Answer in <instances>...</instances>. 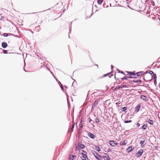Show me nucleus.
<instances>
[{
	"mask_svg": "<svg viewBox=\"0 0 160 160\" xmlns=\"http://www.w3.org/2000/svg\"><path fill=\"white\" fill-rule=\"evenodd\" d=\"M132 147V146H131L128 147V148L127 149V151L128 152H129L132 151L133 150Z\"/></svg>",
	"mask_w": 160,
	"mask_h": 160,
	"instance_id": "nucleus-14",
	"label": "nucleus"
},
{
	"mask_svg": "<svg viewBox=\"0 0 160 160\" xmlns=\"http://www.w3.org/2000/svg\"><path fill=\"white\" fill-rule=\"evenodd\" d=\"M95 121L96 123L99 122V120L98 119H95Z\"/></svg>",
	"mask_w": 160,
	"mask_h": 160,
	"instance_id": "nucleus-37",
	"label": "nucleus"
},
{
	"mask_svg": "<svg viewBox=\"0 0 160 160\" xmlns=\"http://www.w3.org/2000/svg\"><path fill=\"white\" fill-rule=\"evenodd\" d=\"M60 87H61V88L62 90V91H63L64 90V88H63V86H62V85H61L60 86Z\"/></svg>",
	"mask_w": 160,
	"mask_h": 160,
	"instance_id": "nucleus-36",
	"label": "nucleus"
},
{
	"mask_svg": "<svg viewBox=\"0 0 160 160\" xmlns=\"http://www.w3.org/2000/svg\"><path fill=\"white\" fill-rule=\"evenodd\" d=\"M147 124H144L142 126V129L145 130L147 128Z\"/></svg>",
	"mask_w": 160,
	"mask_h": 160,
	"instance_id": "nucleus-19",
	"label": "nucleus"
},
{
	"mask_svg": "<svg viewBox=\"0 0 160 160\" xmlns=\"http://www.w3.org/2000/svg\"><path fill=\"white\" fill-rule=\"evenodd\" d=\"M3 35L5 37H7L8 36V33H3Z\"/></svg>",
	"mask_w": 160,
	"mask_h": 160,
	"instance_id": "nucleus-29",
	"label": "nucleus"
},
{
	"mask_svg": "<svg viewBox=\"0 0 160 160\" xmlns=\"http://www.w3.org/2000/svg\"><path fill=\"white\" fill-rule=\"evenodd\" d=\"M126 72H128V73L130 74V75H136V74H135V71L132 72L127 71Z\"/></svg>",
	"mask_w": 160,
	"mask_h": 160,
	"instance_id": "nucleus-18",
	"label": "nucleus"
},
{
	"mask_svg": "<svg viewBox=\"0 0 160 160\" xmlns=\"http://www.w3.org/2000/svg\"><path fill=\"white\" fill-rule=\"evenodd\" d=\"M128 143V141L127 140H124L121 143H120V145H124Z\"/></svg>",
	"mask_w": 160,
	"mask_h": 160,
	"instance_id": "nucleus-12",
	"label": "nucleus"
},
{
	"mask_svg": "<svg viewBox=\"0 0 160 160\" xmlns=\"http://www.w3.org/2000/svg\"><path fill=\"white\" fill-rule=\"evenodd\" d=\"M88 135L91 138L94 139L95 138V136L92 133H88Z\"/></svg>",
	"mask_w": 160,
	"mask_h": 160,
	"instance_id": "nucleus-16",
	"label": "nucleus"
},
{
	"mask_svg": "<svg viewBox=\"0 0 160 160\" xmlns=\"http://www.w3.org/2000/svg\"><path fill=\"white\" fill-rule=\"evenodd\" d=\"M137 126L138 127H139L140 126V124L139 123H137Z\"/></svg>",
	"mask_w": 160,
	"mask_h": 160,
	"instance_id": "nucleus-40",
	"label": "nucleus"
},
{
	"mask_svg": "<svg viewBox=\"0 0 160 160\" xmlns=\"http://www.w3.org/2000/svg\"><path fill=\"white\" fill-rule=\"evenodd\" d=\"M2 46L3 48H6L8 46V44L5 42H3L2 43Z\"/></svg>",
	"mask_w": 160,
	"mask_h": 160,
	"instance_id": "nucleus-9",
	"label": "nucleus"
},
{
	"mask_svg": "<svg viewBox=\"0 0 160 160\" xmlns=\"http://www.w3.org/2000/svg\"><path fill=\"white\" fill-rule=\"evenodd\" d=\"M141 82L140 80H138L137 82Z\"/></svg>",
	"mask_w": 160,
	"mask_h": 160,
	"instance_id": "nucleus-43",
	"label": "nucleus"
},
{
	"mask_svg": "<svg viewBox=\"0 0 160 160\" xmlns=\"http://www.w3.org/2000/svg\"><path fill=\"white\" fill-rule=\"evenodd\" d=\"M92 152L93 153L94 156L98 160H100V155L98 154L97 152L95 151H92Z\"/></svg>",
	"mask_w": 160,
	"mask_h": 160,
	"instance_id": "nucleus-3",
	"label": "nucleus"
},
{
	"mask_svg": "<svg viewBox=\"0 0 160 160\" xmlns=\"http://www.w3.org/2000/svg\"><path fill=\"white\" fill-rule=\"evenodd\" d=\"M79 127L80 128H82L83 127L82 124V122H80V123L79 124Z\"/></svg>",
	"mask_w": 160,
	"mask_h": 160,
	"instance_id": "nucleus-26",
	"label": "nucleus"
},
{
	"mask_svg": "<svg viewBox=\"0 0 160 160\" xmlns=\"http://www.w3.org/2000/svg\"><path fill=\"white\" fill-rule=\"evenodd\" d=\"M71 29L70 30V32H69V33L71 32Z\"/></svg>",
	"mask_w": 160,
	"mask_h": 160,
	"instance_id": "nucleus-45",
	"label": "nucleus"
},
{
	"mask_svg": "<svg viewBox=\"0 0 160 160\" xmlns=\"http://www.w3.org/2000/svg\"><path fill=\"white\" fill-rule=\"evenodd\" d=\"M82 160H88V158L86 154H83L82 155Z\"/></svg>",
	"mask_w": 160,
	"mask_h": 160,
	"instance_id": "nucleus-8",
	"label": "nucleus"
},
{
	"mask_svg": "<svg viewBox=\"0 0 160 160\" xmlns=\"http://www.w3.org/2000/svg\"><path fill=\"white\" fill-rule=\"evenodd\" d=\"M156 75L154 74V81L155 84L156 83Z\"/></svg>",
	"mask_w": 160,
	"mask_h": 160,
	"instance_id": "nucleus-21",
	"label": "nucleus"
},
{
	"mask_svg": "<svg viewBox=\"0 0 160 160\" xmlns=\"http://www.w3.org/2000/svg\"><path fill=\"white\" fill-rule=\"evenodd\" d=\"M118 72H120V73H122V74H124V72H123V71H119Z\"/></svg>",
	"mask_w": 160,
	"mask_h": 160,
	"instance_id": "nucleus-38",
	"label": "nucleus"
},
{
	"mask_svg": "<svg viewBox=\"0 0 160 160\" xmlns=\"http://www.w3.org/2000/svg\"><path fill=\"white\" fill-rule=\"evenodd\" d=\"M109 78H110L111 77L110 76H109Z\"/></svg>",
	"mask_w": 160,
	"mask_h": 160,
	"instance_id": "nucleus-49",
	"label": "nucleus"
},
{
	"mask_svg": "<svg viewBox=\"0 0 160 160\" xmlns=\"http://www.w3.org/2000/svg\"><path fill=\"white\" fill-rule=\"evenodd\" d=\"M82 118L81 120V122H82Z\"/></svg>",
	"mask_w": 160,
	"mask_h": 160,
	"instance_id": "nucleus-46",
	"label": "nucleus"
},
{
	"mask_svg": "<svg viewBox=\"0 0 160 160\" xmlns=\"http://www.w3.org/2000/svg\"><path fill=\"white\" fill-rule=\"evenodd\" d=\"M103 158L104 160H110V158H109L108 155L106 153H104Z\"/></svg>",
	"mask_w": 160,
	"mask_h": 160,
	"instance_id": "nucleus-6",
	"label": "nucleus"
},
{
	"mask_svg": "<svg viewBox=\"0 0 160 160\" xmlns=\"http://www.w3.org/2000/svg\"><path fill=\"white\" fill-rule=\"evenodd\" d=\"M142 139H143V140H141L140 142V143L141 145V147L142 148H143L144 147V143L145 142V139L142 138Z\"/></svg>",
	"mask_w": 160,
	"mask_h": 160,
	"instance_id": "nucleus-7",
	"label": "nucleus"
},
{
	"mask_svg": "<svg viewBox=\"0 0 160 160\" xmlns=\"http://www.w3.org/2000/svg\"><path fill=\"white\" fill-rule=\"evenodd\" d=\"M93 148L98 151H100V148L98 146L94 145L93 147Z\"/></svg>",
	"mask_w": 160,
	"mask_h": 160,
	"instance_id": "nucleus-11",
	"label": "nucleus"
},
{
	"mask_svg": "<svg viewBox=\"0 0 160 160\" xmlns=\"http://www.w3.org/2000/svg\"><path fill=\"white\" fill-rule=\"evenodd\" d=\"M148 120V122L151 125H153V122L152 120L150 119H147Z\"/></svg>",
	"mask_w": 160,
	"mask_h": 160,
	"instance_id": "nucleus-17",
	"label": "nucleus"
},
{
	"mask_svg": "<svg viewBox=\"0 0 160 160\" xmlns=\"http://www.w3.org/2000/svg\"><path fill=\"white\" fill-rule=\"evenodd\" d=\"M140 106H141L140 104H138L136 107L135 109L137 112H138L139 111L140 109Z\"/></svg>",
	"mask_w": 160,
	"mask_h": 160,
	"instance_id": "nucleus-13",
	"label": "nucleus"
},
{
	"mask_svg": "<svg viewBox=\"0 0 160 160\" xmlns=\"http://www.w3.org/2000/svg\"><path fill=\"white\" fill-rule=\"evenodd\" d=\"M109 143L113 147H114L116 146L118 144V142L114 140L109 141Z\"/></svg>",
	"mask_w": 160,
	"mask_h": 160,
	"instance_id": "nucleus-1",
	"label": "nucleus"
},
{
	"mask_svg": "<svg viewBox=\"0 0 160 160\" xmlns=\"http://www.w3.org/2000/svg\"><path fill=\"white\" fill-rule=\"evenodd\" d=\"M74 124L72 123V127H71V129H72L71 132H72V131H73V128H74Z\"/></svg>",
	"mask_w": 160,
	"mask_h": 160,
	"instance_id": "nucleus-27",
	"label": "nucleus"
},
{
	"mask_svg": "<svg viewBox=\"0 0 160 160\" xmlns=\"http://www.w3.org/2000/svg\"><path fill=\"white\" fill-rule=\"evenodd\" d=\"M96 101H95V103H94V105H97L98 104V101H97V102H96Z\"/></svg>",
	"mask_w": 160,
	"mask_h": 160,
	"instance_id": "nucleus-41",
	"label": "nucleus"
},
{
	"mask_svg": "<svg viewBox=\"0 0 160 160\" xmlns=\"http://www.w3.org/2000/svg\"><path fill=\"white\" fill-rule=\"evenodd\" d=\"M85 148V146L83 144H81L79 142L78 143V146L76 147V149L79 150L80 149H84Z\"/></svg>",
	"mask_w": 160,
	"mask_h": 160,
	"instance_id": "nucleus-2",
	"label": "nucleus"
},
{
	"mask_svg": "<svg viewBox=\"0 0 160 160\" xmlns=\"http://www.w3.org/2000/svg\"><path fill=\"white\" fill-rule=\"evenodd\" d=\"M97 2L98 4H100V0H98Z\"/></svg>",
	"mask_w": 160,
	"mask_h": 160,
	"instance_id": "nucleus-39",
	"label": "nucleus"
},
{
	"mask_svg": "<svg viewBox=\"0 0 160 160\" xmlns=\"http://www.w3.org/2000/svg\"><path fill=\"white\" fill-rule=\"evenodd\" d=\"M98 9H97V8H95L94 11L93 12H96L98 11Z\"/></svg>",
	"mask_w": 160,
	"mask_h": 160,
	"instance_id": "nucleus-35",
	"label": "nucleus"
},
{
	"mask_svg": "<svg viewBox=\"0 0 160 160\" xmlns=\"http://www.w3.org/2000/svg\"><path fill=\"white\" fill-rule=\"evenodd\" d=\"M132 78L133 77H132L131 76H129V77L125 76V77H124L123 78H121V79L122 80H127L129 78Z\"/></svg>",
	"mask_w": 160,
	"mask_h": 160,
	"instance_id": "nucleus-15",
	"label": "nucleus"
},
{
	"mask_svg": "<svg viewBox=\"0 0 160 160\" xmlns=\"http://www.w3.org/2000/svg\"><path fill=\"white\" fill-rule=\"evenodd\" d=\"M76 157V156L74 155H72V157L70 158V160H73L74 159V158Z\"/></svg>",
	"mask_w": 160,
	"mask_h": 160,
	"instance_id": "nucleus-24",
	"label": "nucleus"
},
{
	"mask_svg": "<svg viewBox=\"0 0 160 160\" xmlns=\"http://www.w3.org/2000/svg\"><path fill=\"white\" fill-rule=\"evenodd\" d=\"M143 152V150L142 149H140L138 152L137 153H136V156H137V157H139L142 155Z\"/></svg>",
	"mask_w": 160,
	"mask_h": 160,
	"instance_id": "nucleus-5",
	"label": "nucleus"
},
{
	"mask_svg": "<svg viewBox=\"0 0 160 160\" xmlns=\"http://www.w3.org/2000/svg\"><path fill=\"white\" fill-rule=\"evenodd\" d=\"M1 18H2L1 19V20H2V19H3V18L4 19V18L3 17H2Z\"/></svg>",
	"mask_w": 160,
	"mask_h": 160,
	"instance_id": "nucleus-44",
	"label": "nucleus"
},
{
	"mask_svg": "<svg viewBox=\"0 0 160 160\" xmlns=\"http://www.w3.org/2000/svg\"><path fill=\"white\" fill-rule=\"evenodd\" d=\"M95 8H97V7L96 5H95L94 6H93V5L92 7V13L91 14L90 16H87L86 18H85V19H87L88 18H90V17L92 15V13L94 11Z\"/></svg>",
	"mask_w": 160,
	"mask_h": 160,
	"instance_id": "nucleus-4",
	"label": "nucleus"
},
{
	"mask_svg": "<svg viewBox=\"0 0 160 160\" xmlns=\"http://www.w3.org/2000/svg\"><path fill=\"white\" fill-rule=\"evenodd\" d=\"M83 154H87V152H85L83 150H82V152H81V154L82 155H83Z\"/></svg>",
	"mask_w": 160,
	"mask_h": 160,
	"instance_id": "nucleus-28",
	"label": "nucleus"
},
{
	"mask_svg": "<svg viewBox=\"0 0 160 160\" xmlns=\"http://www.w3.org/2000/svg\"><path fill=\"white\" fill-rule=\"evenodd\" d=\"M132 122V121L131 120L125 121L124 122L125 123H128V122Z\"/></svg>",
	"mask_w": 160,
	"mask_h": 160,
	"instance_id": "nucleus-32",
	"label": "nucleus"
},
{
	"mask_svg": "<svg viewBox=\"0 0 160 160\" xmlns=\"http://www.w3.org/2000/svg\"><path fill=\"white\" fill-rule=\"evenodd\" d=\"M121 87V88H128L130 87V85L129 84L127 85H123V84H121L120 85Z\"/></svg>",
	"mask_w": 160,
	"mask_h": 160,
	"instance_id": "nucleus-10",
	"label": "nucleus"
},
{
	"mask_svg": "<svg viewBox=\"0 0 160 160\" xmlns=\"http://www.w3.org/2000/svg\"><path fill=\"white\" fill-rule=\"evenodd\" d=\"M141 98L143 100H146V97L144 95H141Z\"/></svg>",
	"mask_w": 160,
	"mask_h": 160,
	"instance_id": "nucleus-23",
	"label": "nucleus"
},
{
	"mask_svg": "<svg viewBox=\"0 0 160 160\" xmlns=\"http://www.w3.org/2000/svg\"><path fill=\"white\" fill-rule=\"evenodd\" d=\"M64 87H65V88H67V87H66L65 86Z\"/></svg>",
	"mask_w": 160,
	"mask_h": 160,
	"instance_id": "nucleus-48",
	"label": "nucleus"
},
{
	"mask_svg": "<svg viewBox=\"0 0 160 160\" xmlns=\"http://www.w3.org/2000/svg\"><path fill=\"white\" fill-rule=\"evenodd\" d=\"M120 88H121V86H118L116 87L115 88V90H118L120 89Z\"/></svg>",
	"mask_w": 160,
	"mask_h": 160,
	"instance_id": "nucleus-22",
	"label": "nucleus"
},
{
	"mask_svg": "<svg viewBox=\"0 0 160 160\" xmlns=\"http://www.w3.org/2000/svg\"><path fill=\"white\" fill-rule=\"evenodd\" d=\"M96 66H97V67H98V66L97 65H96Z\"/></svg>",
	"mask_w": 160,
	"mask_h": 160,
	"instance_id": "nucleus-50",
	"label": "nucleus"
},
{
	"mask_svg": "<svg viewBox=\"0 0 160 160\" xmlns=\"http://www.w3.org/2000/svg\"><path fill=\"white\" fill-rule=\"evenodd\" d=\"M3 53L4 54H7L8 53L7 51L5 50H3Z\"/></svg>",
	"mask_w": 160,
	"mask_h": 160,
	"instance_id": "nucleus-31",
	"label": "nucleus"
},
{
	"mask_svg": "<svg viewBox=\"0 0 160 160\" xmlns=\"http://www.w3.org/2000/svg\"><path fill=\"white\" fill-rule=\"evenodd\" d=\"M88 119L89 122H90L92 121V119L90 118H88Z\"/></svg>",
	"mask_w": 160,
	"mask_h": 160,
	"instance_id": "nucleus-34",
	"label": "nucleus"
},
{
	"mask_svg": "<svg viewBox=\"0 0 160 160\" xmlns=\"http://www.w3.org/2000/svg\"><path fill=\"white\" fill-rule=\"evenodd\" d=\"M102 1H103V0H102V1H101V3L102 2ZM100 1H101V0H100Z\"/></svg>",
	"mask_w": 160,
	"mask_h": 160,
	"instance_id": "nucleus-47",
	"label": "nucleus"
},
{
	"mask_svg": "<svg viewBox=\"0 0 160 160\" xmlns=\"http://www.w3.org/2000/svg\"><path fill=\"white\" fill-rule=\"evenodd\" d=\"M122 111L123 112H124V111H126V110H127V108L126 107H124L122 108Z\"/></svg>",
	"mask_w": 160,
	"mask_h": 160,
	"instance_id": "nucleus-30",
	"label": "nucleus"
},
{
	"mask_svg": "<svg viewBox=\"0 0 160 160\" xmlns=\"http://www.w3.org/2000/svg\"><path fill=\"white\" fill-rule=\"evenodd\" d=\"M142 72H138L136 73V74H136L137 76H140L142 74Z\"/></svg>",
	"mask_w": 160,
	"mask_h": 160,
	"instance_id": "nucleus-20",
	"label": "nucleus"
},
{
	"mask_svg": "<svg viewBox=\"0 0 160 160\" xmlns=\"http://www.w3.org/2000/svg\"><path fill=\"white\" fill-rule=\"evenodd\" d=\"M110 74H111V73L109 72V73H108L107 74H104V75L102 77H105L106 76H108Z\"/></svg>",
	"mask_w": 160,
	"mask_h": 160,
	"instance_id": "nucleus-25",
	"label": "nucleus"
},
{
	"mask_svg": "<svg viewBox=\"0 0 160 160\" xmlns=\"http://www.w3.org/2000/svg\"><path fill=\"white\" fill-rule=\"evenodd\" d=\"M51 72L52 74V75L53 76V77L54 78H55L56 80H57V78L55 77L54 75L52 73V72Z\"/></svg>",
	"mask_w": 160,
	"mask_h": 160,
	"instance_id": "nucleus-42",
	"label": "nucleus"
},
{
	"mask_svg": "<svg viewBox=\"0 0 160 160\" xmlns=\"http://www.w3.org/2000/svg\"><path fill=\"white\" fill-rule=\"evenodd\" d=\"M149 73L152 76V74L153 73V72L152 71H149Z\"/></svg>",
	"mask_w": 160,
	"mask_h": 160,
	"instance_id": "nucleus-33",
	"label": "nucleus"
}]
</instances>
